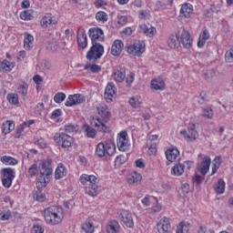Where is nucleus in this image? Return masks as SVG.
Returning <instances> with one entry per match:
<instances>
[{"mask_svg": "<svg viewBox=\"0 0 233 233\" xmlns=\"http://www.w3.org/2000/svg\"><path fill=\"white\" fill-rule=\"evenodd\" d=\"M66 99V95L65 93H57L54 96L55 103H63V101Z\"/></svg>", "mask_w": 233, "mask_h": 233, "instance_id": "3c124183", "label": "nucleus"}, {"mask_svg": "<svg viewBox=\"0 0 233 233\" xmlns=\"http://www.w3.org/2000/svg\"><path fill=\"white\" fill-rule=\"evenodd\" d=\"M85 102V96L80 94L69 95L66 101V106H74L76 105H81Z\"/></svg>", "mask_w": 233, "mask_h": 233, "instance_id": "4468645a", "label": "nucleus"}, {"mask_svg": "<svg viewBox=\"0 0 233 233\" xmlns=\"http://www.w3.org/2000/svg\"><path fill=\"white\" fill-rule=\"evenodd\" d=\"M65 131L68 134H72V132H76V126L72 124H68L65 126Z\"/></svg>", "mask_w": 233, "mask_h": 233, "instance_id": "13d9d810", "label": "nucleus"}, {"mask_svg": "<svg viewBox=\"0 0 233 233\" xmlns=\"http://www.w3.org/2000/svg\"><path fill=\"white\" fill-rule=\"evenodd\" d=\"M35 145H36V147H40V148H45L46 147V142L43 138H38L35 141Z\"/></svg>", "mask_w": 233, "mask_h": 233, "instance_id": "4d7b16f0", "label": "nucleus"}, {"mask_svg": "<svg viewBox=\"0 0 233 233\" xmlns=\"http://www.w3.org/2000/svg\"><path fill=\"white\" fill-rule=\"evenodd\" d=\"M26 122H24L22 125H20L17 128H16V135L15 137L17 139H19V137H21V134L23 133V131L25 130V127H26Z\"/></svg>", "mask_w": 233, "mask_h": 233, "instance_id": "864d4df0", "label": "nucleus"}, {"mask_svg": "<svg viewBox=\"0 0 233 233\" xmlns=\"http://www.w3.org/2000/svg\"><path fill=\"white\" fill-rule=\"evenodd\" d=\"M107 233H119L121 232V226H119V222L116 220H110L107 223L106 227Z\"/></svg>", "mask_w": 233, "mask_h": 233, "instance_id": "393cba45", "label": "nucleus"}, {"mask_svg": "<svg viewBox=\"0 0 233 233\" xmlns=\"http://www.w3.org/2000/svg\"><path fill=\"white\" fill-rule=\"evenodd\" d=\"M24 37L25 50H31L32 46H34V36L29 33H25Z\"/></svg>", "mask_w": 233, "mask_h": 233, "instance_id": "c85d7f7f", "label": "nucleus"}, {"mask_svg": "<svg viewBox=\"0 0 233 233\" xmlns=\"http://www.w3.org/2000/svg\"><path fill=\"white\" fill-rule=\"evenodd\" d=\"M84 68L85 70H88L89 68L93 74H99L101 72V66L96 64H86Z\"/></svg>", "mask_w": 233, "mask_h": 233, "instance_id": "c03bdc74", "label": "nucleus"}, {"mask_svg": "<svg viewBox=\"0 0 233 233\" xmlns=\"http://www.w3.org/2000/svg\"><path fill=\"white\" fill-rule=\"evenodd\" d=\"M40 25L43 28H48L49 25L54 26V25H57V21L52 14H46V15L41 19Z\"/></svg>", "mask_w": 233, "mask_h": 233, "instance_id": "6ab92c4d", "label": "nucleus"}, {"mask_svg": "<svg viewBox=\"0 0 233 233\" xmlns=\"http://www.w3.org/2000/svg\"><path fill=\"white\" fill-rule=\"evenodd\" d=\"M116 146L120 152H127L128 150V133L127 131H121L116 137Z\"/></svg>", "mask_w": 233, "mask_h": 233, "instance_id": "6e6552de", "label": "nucleus"}, {"mask_svg": "<svg viewBox=\"0 0 233 233\" xmlns=\"http://www.w3.org/2000/svg\"><path fill=\"white\" fill-rule=\"evenodd\" d=\"M225 180H223V178H219L218 180V183L215 187V191L217 192V194H224L225 192Z\"/></svg>", "mask_w": 233, "mask_h": 233, "instance_id": "4c0bfd02", "label": "nucleus"}, {"mask_svg": "<svg viewBox=\"0 0 233 233\" xmlns=\"http://www.w3.org/2000/svg\"><path fill=\"white\" fill-rule=\"evenodd\" d=\"M123 48H125V44H123L121 40H115L111 46L112 56H121V52H123Z\"/></svg>", "mask_w": 233, "mask_h": 233, "instance_id": "aec40b11", "label": "nucleus"}, {"mask_svg": "<svg viewBox=\"0 0 233 233\" xmlns=\"http://www.w3.org/2000/svg\"><path fill=\"white\" fill-rule=\"evenodd\" d=\"M84 132H86V136H87L88 137H96V129H94L92 127L88 126V125H84Z\"/></svg>", "mask_w": 233, "mask_h": 233, "instance_id": "a19ab883", "label": "nucleus"}, {"mask_svg": "<svg viewBox=\"0 0 233 233\" xmlns=\"http://www.w3.org/2000/svg\"><path fill=\"white\" fill-rule=\"evenodd\" d=\"M117 23L120 26H124V25H127V16H118L117 17Z\"/></svg>", "mask_w": 233, "mask_h": 233, "instance_id": "680f3d73", "label": "nucleus"}, {"mask_svg": "<svg viewBox=\"0 0 233 233\" xmlns=\"http://www.w3.org/2000/svg\"><path fill=\"white\" fill-rule=\"evenodd\" d=\"M159 136L157 135H149L148 139L147 142V147L151 154H156L157 152V139Z\"/></svg>", "mask_w": 233, "mask_h": 233, "instance_id": "f3484780", "label": "nucleus"}, {"mask_svg": "<svg viewBox=\"0 0 233 233\" xmlns=\"http://www.w3.org/2000/svg\"><path fill=\"white\" fill-rule=\"evenodd\" d=\"M152 90H165V81L158 79H154L151 81Z\"/></svg>", "mask_w": 233, "mask_h": 233, "instance_id": "7c9ffc66", "label": "nucleus"}, {"mask_svg": "<svg viewBox=\"0 0 233 233\" xmlns=\"http://www.w3.org/2000/svg\"><path fill=\"white\" fill-rule=\"evenodd\" d=\"M89 37L92 44L103 43L105 41V33L101 28L93 27L89 29Z\"/></svg>", "mask_w": 233, "mask_h": 233, "instance_id": "1a4fd4ad", "label": "nucleus"}, {"mask_svg": "<svg viewBox=\"0 0 233 233\" xmlns=\"http://www.w3.org/2000/svg\"><path fill=\"white\" fill-rule=\"evenodd\" d=\"M96 19L99 23H106L108 21V15L103 11H99L96 14Z\"/></svg>", "mask_w": 233, "mask_h": 233, "instance_id": "37998d69", "label": "nucleus"}, {"mask_svg": "<svg viewBox=\"0 0 233 233\" xmlns=\"http://www.w3.org/2000/svg\"><path fill=\"white\" fill-rule=\"evenodd\" d=\"M134 77H136V74L130 73L129 76L126 78V83L127 85H132V83H134Z\"/></svg>", "mask_w": 233, "mask_h": 233, "instance_id": "052dcab7", "label": "nucleus"}, {"mask_svg": "<svg viewBox=\"0 0 233 233\" xmlns=\"http://www.w3.org/2000/svg\"><path fill=\"white\" fill-rule=\"evenodd\" d=\"M179 33L170 35L167 39V46H169V48H179Z\"/></svg>", "mask_w": 233, "mask_h": 233, "instance_id": "5701e85b", "label": "nucleus"}, {"mask_svg": "<svg viewBox=\"0 0 233 233\" xmlns=\"http://www.w3.org/2000/svg\"><path fill=\"white\" fill-rule=\"evenodd\" d=\"M20 17L24 21H32L34 19V12L32 10H25L20 14Z\"/></svg>", "mask_w": 233, "mask_h": 233, "instance_id": "ea45409f", "label": "nucleus"}, {"mask_svg": "<svg viewBox=\"0 0 233 233\" xmlns=\"http://www.w3.org/2000/svg\"><path fill=\"white\" fill-rule=\"evenodd\" d=\"M12 68H14V64L6 59L0 64V72H12Z\"/></svg>", "mask_w": 233, "mask_h": 233, "instance_id": "c9c22d12", "label": "nucleus"}, {"mask_svg": "<svg viewBox=\"0 0 233 233\" xmlns=\"http://www.w3.org/2000/svg\"><path fill=\"white\" fill-rule=\"evenodd\" d=\"M157 228L159 233H169L170 230V219L167 217H163L157 224Z\"/></svg>", "mask_w": 233, "mask_h": 233, "instance_id": "2eb2a0df", "label": "nucleus"}, {"mask_svg": "<svg viewBox=\"0 0 233 233\" xmlns=\"http://www.w3.org/2000/svg\"><path fill=\"white\" fill-rule=\"evenodd\" d=\"M194 14V6L189 3H185L181 5L179 11V17L184 19H190Z\"/></svg>", "mask_w": 233, "mask_h": 233, "instance_id": "f8f14e48", "label": "nucleus"}, {"mask_svg": "<svg viewBox=\"0 0 233 233\" xmlns=\"http://www.w3.org/2000/svg\"><path fill=\"white\" fill-rule=\"evenodd\" d=\"M127 183L129 185H139L141 183V174L137 173V172H132L129 175H127Z\"/></svg>", "mask_w": 233, "mask_h": 233, "instance_id": "b1692460", "label": "nucleus"}, {"mask_svg": "<svg viewBox=\"0 0 233 233\" xmlns=\"http://www.w3.org/2000/svg\"><path fill=\"white\" fill-rule=\"evenodd\" d=\"M97 112L100 116V118H97L96 120H92L91 126L95 127L98 130V132H103L104 134L110 132V126H106V123L110 121L111 116L110 111L108 110V106H100L97 107Z\"/></svg>", "mask_w": 233, "mask_h": 233, "instance_id": "f257e3e1", "label": "nucleus"}, {"mask_svg": "<svg viewBox=\"0 0 233 233\" xmlns=\"http://www.w3.org/2000/svg\"><path fill=\"white\" fill-rule=\"evenodd\" d=\"M37 190L34 193L33 198L35 199V201H39L40 203H43L44 201L46 200V196L41 192L44 187H37Z\"/></svg>", "mask_w": 233, "mask_h": 233, "instance_id": "72a5a7b5", "label": "nucleus"}, {"mask_svg": "<svg viewBox=\"0 0 233 233\" xmlns=\"http://www.w3.org/2000/svg\"><path fill=\"white\" fill-rule=\"evenodd\" d=\"M180 43L183 45L184 48H190L192 46V38H190V34L183 29L179 35Z\"/></svg>", "mask_w": 233, "mask_h": 233, "instance_id": "a211bd4d", "label": "nucleus"}, {"mask_svg": "<svg viewBox=\"0 0 233 233\" xmlns=\"http://www.w3.org/2000/svg\"><path fill=\"white\" fill-rule=\"evenodd\" d=\"M32 233H45V229L41 226H34L32 228Z\"/></svg>", "mask_w": 233, "mask_h": 233, "instance_id": "69168bd1", "label": "nucleus"}, {"mask_svg": "<svg viewBox=\"0 0 233 233\" xmlns=\"http://www.w3.org/2000/svg\"><path fill=\"white\" fill-rule=\"evenodd\" d=\"M44 218L47 225H59L63 221V208L51 206L44 209Z\"/></svg>", "mask_w": 233, "mask_h": 233, "instance_id": "20e7f679", "label": "nucleus"}, {"mask_svg": "<svg viewBox=\"0 0 233 233\" xmlns=\"http://www.w3.org/2000/svg\"><path fill=\"white\" fill-rule=\"evenodd\" d=\"M9 218H10V211L0 213V219H2V221H6V219H9Z\"/></svg>", "mask_w": 233, "mask_h": 233, "instance_id": "bf43d9fd", "label": "nucleus"}, {"mask_svg": "<svg viewBox=\"0 0 233 233\" xmlns=\"http://www.w3.org/2000/svg\"><path fill=\"white\" fill-rule=\"evenodd\" d=\"M117 88L116 87V85L114 83H108L106 86L104 97L106 101V103H112L114 99H116V92Z\"/></svg>", "mask_w": 233, "mask_h": 233, "instance_id": "9d476101", "label": "nucleus"}, {"mask_svg": "<svg viewBox=\"0 0 233 233\" xmlns=\"http://www.w3.org/2000/svg\"><path fill=\"white\" fill-rule=\"evenodd\" d=\"M143 52H145L143 44H135L127 46V54H131L132 56H141Z\"/></svg>", "mask_w": 233, "mask_h": 233, "instance_id": "412c9836", "label": "nucleus"}, {"mask_svg": "<svg viewBox=\"0 0 233 233\" xmlns=\"http://www.w3.org/2000/svg\"><path fill=\"white\" fill-rule=\"evenodd\" d=\"M118 219L120 223L127 228H134V218H132V213L129 210L122 209L118 213Z\"/></svg>", "mask_w": 233, "mask_h": 233, "instance_id": "0eeeda50", "label": "nucleus"}, {"mask_svg": "<svg viewBox=\"0 0 233 233\" xmlns=\"http://www.w3.org/2000/svg\"><path fill=\"white\" fill-rule=\"evenodd\" d=\"M54 139L57 147H62V148H70L74 145V137L66 133H56Z\"/></svg>", "mask_w": 233, "mask_h": 233, "instance_id": "423d86ee", "label": "nucleus"}, {"mask_svg": "<svg viewBox=\"0 0 233 233\" xmlns=\"http://www.w3.org/2000/svg\"><path fill=\"white\" fill-rule=\"evenodd\" d=\"M129 105L133 106L134 108H139V105H141V102H139V98L137 97H131L129 99Z\"/></svg>", "mask_w": 233, "mask_h": 233, "instance_id": "603ef678", "label": "nucleus"}, {"mask_svg": "<svg viewBox=\"0 0 233 233\" xmlns=\"http://www.w3.org/2000/svg\"><path fill=\"white\" fill-rule=\"evenodd\" d=\"M125 77H127V75L124 69L116 70L113 73V79H115L116 83H123L125 81Z\"/></svg>", "mask_w": 233, "mask_h": 233, "instance_id": "c756f323", "label": "nucleus"}, {"mask_svg": "<svg viewBox=\"0 0 233 233\" xmlns=\"http://www.w3.org/2000/svg\"><path fill=\"white\" fill-rule=\"evenodd\" d=\"M185 172V166L183 164H177L171 168L172 176H182Z\"/></svg>", "mask_w": 233, "mask_h": 233, "instance_id": "f704fd0d", "label": "nucleus"}, {"mask_svg": "<svg viewBox=\"0 0 233 233\" xmlns=\"http://www.w3.org/2000/svg\"><path fill=\"white\" fill-rule=\"evenodd\" d=\"M205 96H207V94L205 92L200 93V95L198 96V104L199 105H205V101H206Z\"/></svg>", "mask_w": 233, "mask_h": 233, "instance_id": "0e129e2a", "label": "nucleus"}, {"mask_svg": "<svg viewBox=\"0 0 233 233\" xmlns=\"http://www.w3.org/2000/svg\"><path fill=\"white\" fill-rule=\"evenodd\" d=\"M76 41L79 48L85 50L88 46V40L86 39V33L83 27H80L77 31Z\"/></svg>", "mask_w": 233, "mask_h": 233, "instance_id": "ddd939ff", "label": "nucleus"}, {"mask_svg": "<svg viewBox=\"0 0 233 233\" xmlns=\"http://www.w3.org/2000/svg\"><path fill=\"white\" fill-rule=\"evenodd\" d=\"M210 163H211L210 157H202V161L200 162V164H198V172H200L202 176H207V172H208L210 168Z\"/></svg>", "mask_w": 233, "mask_h": 233, "instance_id": "dca6fc26", "label": "nucleus"}, {"mask_svg": "<svg viewBox=\"0 0 233 233\" xmlns=\"http://www.w3.org/2000/svg\"><path fill=\"white\" fill-rule=\"evenodd\" d=\"M79 181L81 185H86V194L91 196V198H96L101 192V187L97 186L99 183V178L94 175H81Z\"/></svg>", "mask_w": 233, "mask_h": 233, "instance_id": "7ed1b4c3", "label": "nucleus"}, {"mask_svg": "<svg viewBox=\"0 0 233 233\" xmlns=\"http://www.w3.org/2000/svg\"><path fill=\"white\" fill-rule=\"evenodd\" d=\"M214 76H216V72L214 71V69H209L204 74L205 79H212Z\"/></svg>", "mask_w": 233, "mask_h": 233, "instance_id": "6e6d98bb", "label": "nucleus"}, {"mask_svg": "<svg viewBox=\"0 0 233 233\" xmlns=\"http://www.w3.org/2000/svg\"><path fill=\"white\" fill-rule=\"evenodd\" d=\"M41 169L36 180L37 188H45L50 183V177L54 174L52 169V158H46L40 164Z\"/></svg>", "mask_w": 233, "mask_h": 233, "instance_id": "f03ea898", "label": "nucleus"}, {"mask_svg": "<svg viewBox=\"0 0 233 233\" xmlns=\"http://www.w3.org/2000/svg\"><path fill=\"white\" fill-rule=\"evenodd\" d=\"M106 154H107V156L116 154V145H114V143L110 141L106 143Z\"/></svg>", "mask_w": 233, "mask_h": 233, "instance_id": "a18cd8bd", "label": "nucleus"}, {"mask_svg": "<svg viewBox=\"0 0 233 233\" xmlns=\"http://www.w3.org/2000/svg\"><path fill=\"white\" fill-rule=\"evenodd\" d=\"M4 165H17V160L12 157L4 156L0 158Z\"/></svg>", "mask_w": 233, "mask_h": 233, "instance_id": "79ce46f5", "label": "nucleus"}, {"mask_svg": "<svg viewBox=\"0 0 233 233\" xmlns=\"http://www.w3.org/2000/svg\"><path fill=\"white\" fill-rule=\"evenodd\" d=\"M203 116L207 119H212L214 116V111L212 110V107L208 106L203 108Z\"/></svg>", "mask_w": 233, "mask_h": 233, "instance_id": "8fccbe9b", "label": "nucleus"}, {"mask_svg": "<svg viewBox=\"0 0 233 233\" xmlns=\"http://www.w3.org/2000/svg\"><path fill=\"white\" fill-rule=\"evenodd\" d=\"M140 28V32H142V34H145V35H147V37H154V35H156V27L151 26L148 27L147 25L143 24L140 25L139 26Z\"/></svg>", "mask_w": 233, "mask_h": 233, "instance_id": "cd10ccee", "label": "nucleus"}, {"mask_svg": "<svg viewBox=\"0 0 233 233\" xmlns=\"http://www.w3.org/2000/svg\"><path fill=\"white\" fill-rule=\"evenodd\" d=\"M208 39H210V34L208 33V30L205 29L199 35L198 41V48H203L207 41H208Z\"/></svg>", "mask_w": 233, "mask_h": 233, "instance_id": "a878e982", "label": "nucleus"}, {"mask_svg": "<svg viewBox=\"0 0 233 233\" xmlns=\"http://www.w3.org/2000/svg\"><path fill=\"white\" fill-rule=\"evenodd\" d=\"M15 128V124L13 121L7 120L2 125V132L3 134H10L11 130Z\"/></svg>", "mask_w": 233, "mask_h": 233, "instance_id": "2f4dec72", "label": "nucleus"}, {"mask_svg": "<svg viewBox=\"0 0 233 233\" xmlns=\"http://www.w3.org/2000/svg\"><path fill=\"white\" fill-rule=\"evenodd\" d=\"M82 230L85 233H94V224L92 222H85L82 224Z\"/></svg>", "mask_w": 233, "mask_h": 233, "instance_id": "de8ad7c7", "label": "nucleus"}, {"mask_svg": "<svg viewBox=\"0 0 233 233\" xmlns=\"http://www.w3.org/2000/svg\"><path fill=\"white\" fill-rule=\"evenodd\" d=\"M27 173L29 177H35V176H37V174H39V166H37V164L35 163L33 164L28 168Z\"/></svg>", "mask_w": 233, "mask_h": 233, "instance_id": "58836bf2", "label": "nucleus"}, {"mask_svg": "<svg viewBox=\"0 0 233 233\" xmlns=\"http://www.w3.org/2000/svg\"><path fill=\"white\" fill-rule=\"evenodd\" d=\"M2 172L5 178L14 179V177H15V172H14V169L10 167L2 169Z\"/></svg>", "mask_w": 233, "mask_h": 233, "instance_id": "49530a36", "label": "nucleus"}, {"mask_svg": "<svg viewBox=\"0 0 233 233\" xmlns=\"http://www.w3.org/2000/svg\"><path fill=\"white\" fill-rule=\"evenodd\" d=\"M12 181H14L12 178H2V183L5 188H10V187H12Z\"/></svg>", "mask_w": 233, "mask_h": 233, "instance_id": "5fc2aeb1", "label": "nucleus"}, {"mask_svg": "<svg viewBox=\"0 0 233 233\" xmlns=\"http://www.w3.org/2000/svg\"><path fill=\"white\" fill-rule=\"evenodd\" d=\"M7 101L11 105H19V96H17V94H8Z\"/></svg>", "mask_w": 233, "mask_h": 233, "instance_id": "09e8293b", "label": "nucleus"}, {"mask_svg": "<svg viewBox=\"0 0 233 233\" xmlns=\"http://www.w3.org/2000/svg\"><path fill=\"white\" fill-rule=\"evenodd\" d=\"M105 54V47L99 43L92 44V46L86 53V60L91 63H96L97 59H101Z\"/></svg>", "mask_w": 233, "mask_h": 233, "instance_id": "39448f33", "label": "nucleus"}, {"mask_svg": "<svg viewBox=\"0 0 233 233\" xmlns=\"http://www.w3.org/2000/svg\"><path fill=\"white\" fill-rule=\"evenodd\" d=\"M62 114H63V111H61V109H56L52 113V118L53 119H57V117H59V116H61Z\"/></svg>", "mask_w": 233, "mask_h": 233, "instance_id": "774afa93", "label": "nucleus"}, {"mask_svg": "<svg viewBox=\"0 0 233 233\" xmlns=\"http://www.w3.org/2000/svg\"><path fill=\"white\" fill-rule=\"evenodd\" d=\"M105 154H106V145L100 142L96 147L95 156H96V157H105Z\"/></svg>", "mask_w": 233, "mask_h": 233, "instance_id": "473e14b6", "label": "nucleus"}, {"mask_svg": "<svg viewBox=\"0 0 233 233\" xmlns=\"http://www.w3.org/2000/svg\"><path fill=\"white\" fill-rule=\"evenodd\" d=\"M198 233H215L214 229L204 228L203 226L199 227Z\"/></svg>", "mask_w": 233, "mask_h": 233, "instance_id": "e2e57ef3", "label": "nucleus"}, {"mask_svg": "<svg viewBox=\"0 0 233 233\" xmlns=\"http://www.w3.org/2000/svg\"><path fill=\"white\" fill-rule=\"evenodd\" d=\"M66 176V167L63 163H59L55 171V179H63Z\"/></svg>", "mask_w": 233, "mask_h": 233, "instance_id": "bb28decb", "label": "nucleus"}, {"mask_svg": "<svg viewBox=\"0 0 233 233\" xmlns=\"http://www.w3.org/2000/svg\"><path fill=\"white\" fill-rule=\"evenodd\" d=\"M166 157L169 163H174L177 161V158L179 157V150L177 148H171L167 149L166 152Z\"/></svg>", "mask_w": 233, "mask_h": 233, "instance_id": "4be33fe9", "label": "nucleus"}, {"mask_svg": "<svg viewBox=\"0 0 233 233\" xmlns=\"http://www.w3.org/2000/svg\"><path fill=\"white\" fill-rule=\"evenodd\" d=\"M115 163H117L118 165H123L125 163V156L119 155L116 157Z\"/></svg>", "mask_w": 233, "mask_h": 233, "instance_id": "338daca9", "label": "nucleus"}, {"mask_svg": "<svg viewBox=\"0 0 233 233\" xmlns=\"http://www.w3.org/2000/svg\"><path fill=\"white\" fill-rule=\"evenodd\" d=\"M17 94L22 96V97H26L28 94V84L26 82H24L17 87Z\"/></svg>", "mask_w": 233, "mask_h": 233, "instance_id": "e433bc0d", "label": "nucleus"}, {"mask_svg": "<svg viewBox=\"0 0 233 233\" xmlns=\"http://www.w3.org/2000/svg\"><path fill=\"white\" fill-rule=\"evenodd\" d=\"M180 134L184 136V139L187 141H194L196 139V136H198V131L196 130V124H189L187 131L182 130Z\"/></svg>", "mask_w": 233, "mask_h": 233, "instance_id": "9b49d317", "label": "nucleus"}]
</instances>
